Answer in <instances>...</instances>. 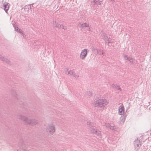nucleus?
Masks as SVG:
<instances>
[{"instance_id":"1","label":"nucleus","mask_w":151,"mask_h":151,"mask_svg":"<svg viewBox=\"0 0 151 151\" xmlns=\"http://www.w3.org/2000/svg\"><path fill=\"white\" fill-rule=\"evenodd\" d=\"M17 117L19 119H21L25 121V123L27 124H30L32 125H35L38 123V121L35 119L30 120L28 119L27 117L21 115H18Z\"/></svg>"},{"instance_id":"2","label":"nucleus","mask_w":151,"mask_h":151,"mask_svg":"<svg viewBox=\"0 0 151 151\" xmlns=\"http://www.w3.org/2000/svg\"><path fill=\"white\" fill-rule=\"evenodd\" d=\"M108 103V102L106 99H98L95 101L94 105L95 106H99L104 109Z\"/></svg>"},{"instance_id":"3","label":"nucleus","mask_w":151,"mask_h":151,"mask_svg":"<svg viewBox=\"0 0 151 151\" xmlns=\"http://www.w3.org/2000/svg\"><path fill=\"white\" fill-rule=\"evenodd\" d=\"M101 37L105 41V42L107 43L108 44L111 42V41L109 40V38L107 36V35L104 32H102L101 33Z\"/></svg>"},{"instance_id":"4","label":"nucleus","mask_w":151,"mask_h":151,"mask_svg":"<svg viewBox=\"0 0 151 151\" xmlns=\"http://www.w3.org/2000/svg\"><path fill=\"white\" fill-rule=\"evenodd\" d=\"M86 49L83 50L81 52L80 58L81 60H84L87 55V52Z\"/></svg>"},{"instance_id":"5","label":"nucleus","mask_w":151,"mask_h":151,"mask_svg":"<svg viewBox=\"0 0 151 151\" xmlns=\"http://www.w3.org/2000/svg\"><path fill=\"white\" fill-rule=\"evenodd\" d=\"M90 130L91 132L92 133H95L97 137L98 136L99 137H100L101 134V131H97L94 128H90Z\"/></svg>"},{"instance_id":"6","label":"nucleus","mask_w":151,"mask_h":151,"mask_svg":"<svg viewBox=\"0 0 151 151\" xmlns=\"http://www.w3.org/2000/svg\"><path fill=\"white\" fill-rule=\"evenodd\" d=\"M134 144L135 148L137 149V150H138L141 146L140 140L137 139H136L134 141Z\"/></svg>"},{"instance_id":"7","label":"nucleus","mask_w":151,"mask_h":151,"mask_svg":"<svg viewBox=\"0 0 151 151\" xmlns=\"http://www.w3.org/2000/svg\"><path fill=\"white\" fill-rule=\"evenodd\" d=\"M118 114H119L121 115L123 114L124 113V108L123 105L122 104L119 106V108Z\"/></svg>"},{"instance_id":"8","label":"nucleus","mask_w":151,"mask_h":151,"mask_svg":"<svg viewBox=\"0 0 151 151\" xmlns=\"http://www.w3.org/2000/svg\"><path fill=\"white\" fill-rule=\"evenodd\" d=\"M55 127L53 125H51L50 126L47 128V132H49L50 134H52L55 132Z\"/></svg>"},{"instance_id":"9","label":"nucleus","mask_w":151,"mask_h":151,"mask_svg":"<svg viewBox=\"0 0 151 151\" xmlns=\"http://www.w3.org/2000/svg\"><path fill=\"white\" fill-rule=\"evenodd\" d=\"M10 4L9 3L6 2H4L3 3V7L4 9L6 12L8 13L7 11L9 9V8Z\"/></svg>"},{"instance_id":"10","label":"nucleus","mask_w":151,"mask_h":151,"mask_svg":"<svg viewBox=\"0 0 151 151\" xmlns=\"http://www.w3.org/2000/svg\"><path fill=\"white\" fill-rule=\"evenodd\" d=\"M0 60L3 61L9 64H11V62L7 58L0 55Z\"/></svg>"},{"instance_id":"11","label":"nucleus","mask_w":151,"mask_h":151,"mask_svg":"<svg viewBox=\"0 0 151 151\" xmlns=\"http://www.w3.org/2000/svg\"><path fill=\"white\" fill-rule=\"evenodd\" d=\"M89 24L88 23H79L78 24V26L80 27L83 28V27H88Z\"/></svg>"},{"instance_id":"12","label":"nucleus","mask_w":151,"mask_h":151,"mask_svg":"<svg viewBox=\"0 0 151 151\" xmlns=\"http://www.w3.org/2000/svg\"><path fill=\"white\" fill-rule=\"evenodd\" d=\"M95 52L97 53V54H99L100 55H104V53L103 52V50H98V49H95Z\"/></svg>"},{"instance_id":"13","label":"nucleus","mask_w":151,"mask_h":151,"mask_svg":"<svg viewBox=\"0 0 151 151\" xmlns=\"http://www.w3.org/2000/svg\"><path fill=\"white\" fill-rule=\"evenodd\" d=\"M11 93L12 95L13 96L15 97L17 99H18L17 97L18 95L17 94L16 92L14 90H12L11 91Z\"/></svg>"},{"instance_id":"14","label":"nucleus","mask_w":151,"mask_h":151,"mask_svg":"<svg viewBox=\"0 0 151 151\" xmlns=\"http://www.w3.org/2000/svg\"><path fill=\"white\" fill-rule=\"evenodd\" d=\"M92 3L93 2L94 4V5H100L101 4V1H96V0H93L92 2H91Z\"/></svg>"},{"instance_id":"15","label":"nucleus","mask_w":151,"mask_h":151,"mask_svg":"<svg viewBox=\"0 0 151 151\" xmlns=\"http://www.w3.org/2000/svg\"><path fill=\"white\" fill-rule=\"evenodd\" d=\"M87 124L88 125H89L91 127H90V128H93L92 127L95 126V124L94 123H93L91 122H87Z\"/></svg>"},{"instance_id":"16","label":"nucleus","mask_w":151,"mask_h":151,"mask_svg":"<svg viewBox=\"0 0 151 151\" xmlns=\"http://www.w3.org/2000/svg\"><path fill=\"white\" fill-rule=\"evenodd\" d=\"M75 72L73 70H71L68 71V74L70 75H73Z\"/></svg>"},{"instance_id":"17","label":"nucleus","mask_w":151,"mask_h":151,"mask_svg":"<svg viewBox=\"0 0 151 151\" xmlns=\"http://www.w3.org/2000/svg\"><path fill=\"white\" fill-rule=\"evenodd\" d=\"M134 59L132 58L129 57L128 60L130 63H133V61Z\"/></svg>"},{"instance_id":"18","label":"nucleus","mask_w":151,"mask_h":151,"mask_svg":"<svg viewBox=\"0 0 151 151\" xmlns=\"http://www.w3.org/2000/svg\"><path fill=\"white\" fill-rule=\"evenodd\" d=\"M73 76L75 78H77L79 76V75H78V74L75 73V72L74 73Z\"/></svg>"},{"instance_id":"19","label":"nucleus","mask_w":151,"mask_h":151,"mask_svg":"<svg viewBox=\"0 0 151 151\" xmlns=\"http://www.w3.org/2000/svg\"><path fill=\"white\" fill-rule=\"evenodd\" d=\"M111 87H113L114 88H116L117 87H118V86L116 84L114 85V84H112L111 85Z\"/></svg>"},{"instance_id":"20","label":"nucleus","mask_w":151,"mask_h":151,"mask_svg":"<svg viewBox=\"0 0 151 151\" xmlns=\"http://www.w3.org/2000/svg\"><path fill=\"white\" fill-rule=\"evenodd\" d=\"M60 28H61L62 29H63L64 30H65L67 29V27L66 26L61 25V27H60Z\"/></svg>"},{"instance_id":"21","label":"nucleus","mask_w":151,"mask_h":151,"mask_svg":"<svg viewBox=\"0 0 151 151\" xmlns=\"http://www.w3.org/2000/svg\"><path fill=\"white\" fill-rule=\"evenodd\" d=\"M55 27L58 28H60V27H61V25L57 23Z\"/></svg>"},{"instance_id":"22","label":"nucleus","mask_w":151,"mask_h":151,"mask_svg":"<svg viewBox=\"0 0 151 151\" xmlns=\"http://www.w3.org/2000/svg\"><path fill=\"white\" fill-rule=\"evenodd\" d=\"M17 31L20 33H22V34H23L22 30L21 29H18V27H17Z\"/></svg>"},{"instance_id":"23","label":"nucleus","mask_w":151,"mask_h":151,"mask_svg":"<svg viewBox=\"0 0 151 151\" xmlns=\"http://www.w3.org/2000/svg\"><path fill=\"white\" fill-rule=\"evenodd\" d=\"M129 58V57H128L127 55H124V58L126 60H128Z\"/></svg>"},{"instance_id":"24","label":"nucleus","mask_w":151,"mask_h":151,"mask_svg":"<svg viewBox=\"0 0 151 151\" xmlns=\"http://www.w3.org/2000/svg\"><path fill=\"white\" fill-rule=\"evenodd\" d=\"M106 126L107 127H108L110 128V127H111V126L108 123L105 124Z\"/></svg>"},{"instance_id":"25","label":"nucleus","mask_w":151,"mask_h":151,"mask_svg":"<svg viewBox=\"0 0 151 151\" xmlns=\"http://www.w3.org/2000/svg\"><path fill=\"white\" fill-rule=\"evenodd\" d=\"M110 129L112 130H115L116 129V128L114 127L111 126L110 127Z\"/></svg>"},{"instance_id":"26","label":"nucleus","mask_w":151,"mask_h":151,"mask_svg":"<svg viewBox=\"0 0 151 151\" xmlns=\"http://www.w3.org/2000/svg\"><path fill=\"white\" fill-rule=\"evenodd\" d=\"M116 88V89L118 90H119L120 91H121V88L119 87V86H118V87H117V88Z\"/></svg>"},{"instance_id":"27","label":"nucleus","mask_w":151,"mask_h":151,"mask_svg":"<svg viewBox=\"0 0 151 151\" xmlns=\"http://www.w3.org/2000/svg\"><path fill=\"white\" fill-rule=\"evenodd\" d=\"M21 142V144H19V146H22V143H23V141L22 140L21 142Z\"/></svg>"},{"instance_id":"28","label":"nucleus","mask_w":151,"mask_h":151,"mask_svg":"<svg viewBox=\"0 0 151 151\" xmlns=\"http://www.w3.org/2000/svg\"><path fill=\"white\" fill-rule=\"evenodd\" d=\"M88 93L89 96H91L92 95L91 93L90 92H88Z\"/></svg>"},{"instance_id":"29","label":"nucleus","mask_w":151,"mask_h":151,"mask_svg":"<svg viewBox=\"0 0 151 151\" xmlns=\"http://www.w3.org/2000/svg\"><path fill=\"white\" fill-rule=\"evenodd\" d=\"M17 27H15V29L16 30V31H17Z\"/></svg>"},{"instance_id":"30","label":"nucleus","mask_w":151,"mask_h":151,"mask_svg":"<svg viewBox=\"0 0 151 151\" xmlns=\"http://www.w3.org/2000/svg\"><path fill=\"white\" fill-rule=\"evenodd\" d=\"M111 1H114V0H110Z\"/></svg>"},{"instance_id":"31","label":"nucleus","mask_w":151,"mask_h":151,"mask_svg":"<svg viewBox=\"0 0 151 151\" xmlns=\"http://www.w3.org/2000/svg\"><path fill=\"white\" fill-rule=\"evenodd\" d=\"M17 151H19V150H18V149H17Z\"/></svg>"},{"instance_id":"32","label":"nucleus","mask_w":151,"mask_h":151,"mask_svg":"<svg viewBox=\"0 0 151 151\" xmlns=\"http://www.w3.org/2000/svg\"><path fill=\"white\" fill-rule=\"evenodd\" d=\"M90 29V28H89V30Z\"/></svg>"}]
</instances>
